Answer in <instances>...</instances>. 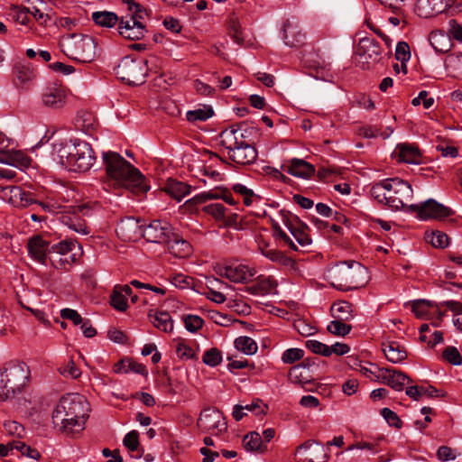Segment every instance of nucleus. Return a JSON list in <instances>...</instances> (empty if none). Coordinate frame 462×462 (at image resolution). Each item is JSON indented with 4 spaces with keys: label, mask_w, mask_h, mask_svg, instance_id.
I'll return each mask as SVG.
<instances>
[{
    "label": "nucleus",
    "mask_w": 462,
    "mask_h": 462,
    "mask_svg": "<svg viewBox=\"0 0 462 462\" xmlns=\"http://www.w3.org/2000/svg\"><path fill=\"white\" fill-rule=\"evenodd\" d=\"M164 245L167 246L170 254L179 258H185L191 254L190 244L173 232L170 241Z\"/></svg>",
    "instance_id": "nucleus-24"
},
{
    "label": "nucleus",
    "mask_w": 462,
    "mask_h": 462,
    "mask_svg": "<svg viewBox=\"0 0 462 462\" xmlns=\"http://www.w3.org/2000/svg\"><path fill=\"white\" fill-rule=\"evenodd\" d=\"M147 60L124 57L115 68L116 75L129 85H141L147 75Z\"/></svg>",
    "instance_id": "nucleus-8"
},
{
    "label": "nucleus",
    "mask_w": 462,
    "mask_h": 462,
    "mask_svg": "<svg viewBox=\"0 0 462 462\" xmlns=\"http://www.w3.org/2000/svg\"><path fill=\"white\" fill-rule=\"evenodd\" d=\"M383 380L388 386L396 391H402L406 382H411L410 377L402 372L390 369H385V374L383 375Z\"/></svg>",
    "instance_id": "nucleus-32"
},
{
    "label": "nucleus",
    "mask_w": 462,
    "mask_h": 462,
    "mask_svg": "<svg viewBox=\"0 0 462 462\" xmlns=\"http://www.w3.org/2000/svg\"><path fill=\"white\" fill-rule=\"evenodd\" d=\"M75 254H54L50 255V261L56 269L69 271L76 262Z\"/></svg>",
    "instance_id": "nucleus-37"
},
{
    "label": "nucleus",
    "mask_w": 462,
    "mask_h": 462,
    "mask_svg": "<svg viewBox=\"0 0 462 462\" xmlns=\"http://www.w3.org/2000/svg\"><path fill=\"white\" fill-rule=\"evenodd\" d=\"M141 233L139 222L133 217L122 220L116 227L117 236L124 241L135 240Z\"/></svg>",
    "instance_id": "nucleus-21"
},
{
    "label": "nucleus",
    "mask_w": 462,
    "mask_h": 462,
    "mask_svg": "<svg viewBox=\"0 0 462 462\" xmlns=\"http://www.w3.org/2000/svg\"><path fill=\"white\" fill-rule=\"evenodd\" d=\"M448 34L450 38L462 42V24L458 23L457 20L451 19L448 21Z\"/></svg>",
    "instance_id": "nucleus-64"
},
{
    "label": "nucleus",
    "mask_w": 462,
    "mask_h": 462,
    "mask_svg": "<svg viewBox=\"0 0 462 462\" xmlns=\"http://www.w3.org/2000/svg\"><path fill=\"white\" fill-rule=\"evenodd\" d=\"M387 182H389V179L375 183L373 185L370 190L372 197H374L378 202L385 205L389 189V186L386 184Z\"/></svg>",
    "instance_id": "nucleus-45"
},
{
    "label": "nucleus",
    "mask_w": 462,
    "mask_h": 462,
    "mask_svg": "<svg viewBox=\"0 0 462 462\" xmlns=\"http://www.w3.org/2000/svg\"><path fill=\"white\" fill-rule=\"evenodd\" d=\"M172 228L167 222L152 221L143 230V236L147 241L164 245L171 237Z\"/></svg>",
    "instance_id": "nucleus-18"
},
{
    "label": "nucleus",
    "mask_w": 462,
    "mask_h": 462,
    "mask_svg": "<svg viewBox=\"0 0 462 462\" xmlns=\"http://www.w3.org/2000/svg\"><path fill=\"white\" fill-rule=\"evenodd\" d=\"M29 2L32 4V6L27 7L30 11V18L32 17L41 25L46 26L48 22L51 20V17L42 9V7L44 6V3L42 0H31Z\"/></svg>",
    "instance_id": "nucleus-41"
},
{
    "label": "nucleus",
    "mask_w": 462,
    "mask_h": 462,
    "mask_svg": "<svg viewBox=\"0 0 462 462\" xmlns=\"http://www.w3.org/2000/svg\"><path fill=\"white\" fill-rule=\"evenodd\" d=\"M426 240L436 248H445L448 245V236L441 231H432L426 233Z\"/></svg>",
    "instance_id": "nucleus-47"
},
{
    "label": "nucleus",
    "mask_w": 462,
    "mask_h": 462,
    "mask_svg": "<svg viewBox=\"0 0 462 462\" xmlns=\"http://www.w3.org/2000/svg\"><path fill=\"white\" fill-rule=\"evenodd\" d=\"M366 268L356 261L340 262L327 272L331 285L340 291L362 287L366 282Z\"/></svg>",
    "instance_id": "nucleus-4"
},
{
    "label": "nucleus",
    "mask_w": 462,
    "mask_h": 462,
    "mask_svg": "<svg viewBox=\"0 0 462 462\" xmlns=\"http://www.w3.org/2000/svg\"><path fill=\"white\" fill-rule=\"evenodd\" d=\"M306 346L313 353L329 356L328 346L315 339L306 341Z\"/></svg>",
    "instance_id": "nucleus-63"
},
{
    "label": "nucleus",
    "mask_w": 462,
    "mask_h": 462,
    "mask_svg": "<svg viewBox=\"0 0 462 462\" xmlns=\"http://www.w3.org/2000/svg\"><path fill=\"white\" fill-rule=\"evenodd\" d=\"M148 318L156 328L166 333L172 331L173 320L168 312L153 311L151 310L148 313Z\"/></svg>",
    "instance_id": "nucleus-30"
},
{
    "label": "nucleus",
    "mask_w": 462,
    "mask_h": 462,
    "mask_svg": "<svg viewBox=\"0 0 462 462\" xmlns=\"http://www.w3.org/2000/svg\"><path fill=\"white\" fill-rule=\"evenodd\" d=\"M443 358L454 365H459L462 363V357L457 348L448 346L443 351Z\"/></svg>",
    "instance_id": "nucleus-61"
},
{
    "label": "nucleus",
    "mask_w": 462,
    "mask_h": 462,
    "mask_svg": "<svg viewBox=\"0 0 462 462\" xmlns=\"http://www.w3.org/2000/svg\"><path fill=\"white\" fill-rule=\"evenodd\" d=\"M53 153L60 164L72 171H87L96 161L89 143L80 140H69L53 144Z\"/></svg>",
    "instance_id": "nucleus-3"
},
{
    "label": "nucleus",
    "mask_w": 462,
    "mask_h": 462,
    "mask_svg": "<svg viewBox=\"0 0 462 462\" xmlns=\"http://www.w3.org/2000/svg\"><path fill=\"white\" fill-rule=\"evenodd\" d=\"M30 378L28 365L20 361H11L0 369V401L13 399L21 393Z\"/></svg>",
    "instance_id": "nucleus-5"
},
{
    "label": "nucleus",
    "mask_w": 462,
    "mask_h": 462,
    "mask_svg": "<svg viewBox=\"0 0 462 462\" xmlns=\"http://www.w3.org/2000/svg\"><path fill=\"white\" fill-rule=\"evenodd\" d=\"M222 145L227 150L228 158L240 165L255 162L256 149L245 140V134L240 128L229 127L220 134Z\"/></svg>",
    "instance_id": "nucleus-6"
},
{
    "label": "nucleus",
    "mask_w": 462,
    "mask_h": 462,
    "mask_svg": "<svg viewBox=\"0 0 462 462\" xmlns=\"http://www.w3.org/2000/svg\"><path fill=\"white\" fill-rule=\"evenodd\" d=\"M438 390L433 386H410L406 388V394L414 401H420L423 397L432 398L437 396Z\"/></svg>",
    "instance_id": "nucleus-39"
},
{
    "label": "nucleus",
    "mask_w": 462,
    "mask_h": 462,
    "mask_svg": "<svg viewBox=\"0 0 462 462\" xmlns=\"http://www.w3.org/2000/svg\"><path fill=\"white\" fill-rule=\"evenodd\" d=\"M110 304L119 311H125L128 308L127 299L125 294L121 293L118 289L114 288L110 296Z\"/></svg>",
    "instance_id": "nucleus-51"
},
{
    "label": "nucleus",
    "mask_w": 462,
    "mask_h": 462,
    "mask_svg": "<svg viewBox=\"0 0 462 462\" xmlns=\"http://www.w3.org/2000/svg\"><path fill=\"white\" fill-rule=\"evenodd\" d=\"M62 52L79 62H91L96 58L97 42L92 36L68 34L60 41Z\"/></svg>",
    "instance_id": "nucleus-7"
},
{
    "label": "nucleus",
    "mask_w": 462,
    "mask_h": 462,
    "mask_svg": "<svg viewBox=\"0 0 462 462\" xmlns=\"http://www.w3.org/2000/svg\"><path fill=\"white\" fill-rule=\"evenodd\" d=\"M383 351L387 360L393 364L401 363L408 356L405 347L396 341L383 343Z\"/></svg>",
    "instance_id": "nucleus-26"
},
{
    "label": "nucleus",
    "mask_w": 462,
    "mask_h": 462,
    "mask_svg": "<svg viewBox=\"0 0 462 462\" xmlns=\"http://www.w3.org/2000/svg\"><path fill=\"white\" fill-rule=\"evenodd\" d=\"M35 77L34 71L30 67L18 64L14 69V80L17 87L23 88L31 82Z\"/></svg>",
    "instance_id": "nucleus-35"
},
{
    "label": "nucleus",
    "mask_w": 462,
    "mask_h": 462,
    "mask_svg": "<svg viewBox=\"0 0 462 462\" xmlns=\"http://www.w3.org/2000/svg\"><path fill=\"white\" fill-rule=\"evenodd\" d=\"M244 411L253 412L255 415H264L267 413L269 407L261 399H254L251 403L242 405Z\"/></svg>",
    "instance_id": "nucleus-54"
},
{
    "label": "nucleus",
    "mask_w": 462,
    "mask_h": 462,
    "mask_svg": "<svg viewBox=\"0 0 462 462\" xmlns=\"http://www.w3.org/2000/svg\"><path fill=\"white\" fill-rule=\"evenodd\" d=\"M12 445V447H14V449L18 450L23 456L36 460L41 458V454L37 449L26 445L23 441L13 440Z\"/></svg>",
    "instance_id": "nucleus-50"
},
{
    "label": "nucleus",
    "mask_w": 462,
    "mask_h": 462,
    "mask_svg": "<svg viewBox=\"0 0 462 462\" xmlns=\"http://www.w3.org/2000/svg\"><path fill=\"white\" fill-rule=\"evenodd\" d=\"M146 15L145 11H135V14H125L119 22V33L125 39L138 41L144 37L146 32L143 20Z\"/></svg>",
    "instance_id": "nucleus-12"
},
{
    "label": "nucleus",
    "mask_w": 462,
    "mask_h": 462,
    "mask_svg": "<svg viewBox=\"0 0 462 462\" xmlns=\"http://www.w3.org/2000/svg\"><path fill=\"white\" fill-rule=\"evenodd\" d=\"M41 103L50 109H60L67 101V91L64 87L56 83L46 86L40 96Z\"/></svg>",
    "instance_id": "nucleus-16"
},
{
    "label": "nucleus",
    "mask_w": 462,
    "mask_h": 462,
    "mask_svg": "<svg viewBox=\"0 0 462 462\" xmlns=\"http://www.w3.org/2000/svg\"><path fill=\"white\" fill-rule=\"evenodd\" d=\"M89 404L79 393H69L59 401L52 412V422L63 433H78L84 429Z\"/></svg>",
    "instance_id": "nucleus-2"
},
{
    "label": "nucleus",
    "mask_w": 462,
    "mask_h": 462,
    "mask_svg": "<svg viewBox=\"0 0 462 462\" xmlns=\"http://www.w3.org/2000/svg\"><path fill=\"white\" fill-rule=\"evenodd\" d=\"M69 214L62 215L60 217L61 223L79 234H89L90 231L85 220L81 217V216H88L89 214V207L87 204H81L78 206H69Z\"/></svg>",
    "instance_id": "nucleus-13"
},
{
    "label": "nucleus",
    "mask_w": 462,
    "mask_h": 462,
    "mask_svg": "<svg viewBox=\"0 0 462 462\" xmlns=\"http://www.w3.org/2000/svg\"><path fill=\"white\" fill-rule=\"evenodd\" d=\"M5 431L12 436L23 438L25 434V429L22 424L14 420H9L4 424Z\"/></svg>",
    "instance_id": "nucleus-62"
},
{
    "label": "nucleus",
    "mask_w": 462,
    "mask_h": 462,
    "mask_svg": "<svg viewBox=\"0 0 462 462\" xmlns=\"http://www.w3.org/2000/svg\"><path fill=\"white\" fill-rule=\"evenodd\" d=\"M358 134L365 138H374L382 136L386 139L390 136V134H383L381 129L376 125H365L358 129Z\"/></svg>",
    "instance_id": "nucleus-56"
},
{
    "label": "nucleus",
    "mask_w": 462,
    "mask_h": 462,
    "mask_svg": "<svg viewBox=\"0 0 462 462\" xmlns=\"http://www.w3.org/2000/svg\"><path fill=\"white\" fill-rule=\"evenodd\" d=\"M92 19L96 24L107 28L115 26L119 21L118 16L115 13L108 11L94 12L92 14Z\"/></svg>",
    "instance_id": "nucleus-40"
},
{
    "label": "nucleus",
    "mask_w": 462,
    "mask_h": 462,
    "mask_svg": "<svg viewBox=\"0 0 462 462\" xmlns=\"http://www.w3.org/2000/svg\"><path fill=\"white\" fill-rule=\"evenodd\" d=\"M287 172L298 178H310L315 172V168L312 164L301 159H292L290 165L287 167Z\"/></svg>",
    "instance_id": "nucleus-29"
},
{
    "label": "nucleus",
    "mask_w": 462,
    "mask_h": 462,
    "mask_svg": "<svg viewBox=\"0 0 462 462\" xmlns=\"http://www.w3.org/2000/svg\"><path fill=\"white\" fill-rule=\"evenodd\" d=\"M217 273L222 277L228 279L233 282L245 283L250 282L255 275L254 268L242 263H230L219 265Z\"/></svg>",
    "instance_id": "nucleus-15"
},
{
    "label": "nucleus",
    "mask_w": 462,
    "mask_h": 462,
    "mask_svg": "<svg viewBox=\"0 0 462 462\" xmlns=\"http://www.w3.org/2000/svg\"><path fill=\"white\" fill-rule=\"evenodd\" d=\"M356 53L361 57H365V59H369L374 62H376L380 59L381 48L378 42L374 39L365 37L359 41L356 48Z\"/></svg>",
    "instance_id": "nucleus-22"
},
{
    "label": "nucleus",
    "mask_w": 462,
    "mask_h": 462,
    "mask_svg": "<svg viewBox=\"0 0 462 462\" xmlns=\"http://www.w3.org/2000/svg\"><path fill=\"white\" fill-rule=\"evenodd\" d=\"M223 191H224V189H211L209 191H205V192L196 195L192 199V200L195 203L201 204V203H205L206 201L210 200V199H221V197H223Z\"/></svg>",
    "instance_id": "nucleus-58"
},
{
    "label": "nucleus",
    "mask_w": 462,
    "mask_h": 462,
    "mask_svg": "<svg viewBox=\"0 0 462 462\" xmlns=\"http://www.w3.org/2000/svg\"><path fill=\"white\" fill-rule=\"evenodd\" d=\"M411 58L410 46L405 42H400L396 45L395 49V59L402 62V71L407 73L406 62Z\"/></svg>",
    "instance_id": "nucleus-46"
},
{
    "label": "nucleus",
    "mask_w": 462,
    "mask_h": 462,
    "mask_svg": "<svg viewBox=\"0 0 462 462\" xmlns=\"http://www.w3.org/2000/svg\"><path fill=\"white\" fill-rule=\"evenodd\" d=\"M106 179L103 189L123 188L134 195H143L150 189L145 176L132 163L116 152H103Z\"/></svg>",
    "instance_id": "nucleus-1"
},
{
    "label": "nucleus",
    "mask_w": 462,
    "mask_h": 462,
    "mask_svg": "<svg viewBox=\"0 0 462 462\" xmlns=\"http://www.w3.org/2000/svg\"><path fill=\"white\" fill-rule=\"evenodd\" d=\"M262 254L272 262L278 263L284 266L292 265L291 258L286 256L282 252L276 249L268 248L267 246L261 248Z\"/></svg>",
    "instance_id": "nucleus-42"
},
{
    "label": "nucleus",
    "mask_w": 462,
    "mask_h": 462,
    "mask_svg": "<svg viewBox=\"0 0 462 462\" xmlns=\"http://www.w3.org/2000/svg\"><path fill=\"white\" fill-rule=\"evenodd\" d=\"M330 311L334 319L348 321L354 318L353 306L346 300L334 302L330 308Z\"/></svg>",
    "instance_id": "nucleus-34"
},
{
    "label": "nucleus",
    "mask_w": 462,
    "mask_h": 462,
    "mask_svg": "<svg viewBox=\"0 0 462 462\" xmlns=\"http://www.w3.org/2000/svg\"><path fill=\"white\" fill-rule=\"evenodd\" d=\"M305 33L296 24L287 22L283 25V40L284 43L290 47L301 46L305 42Z\"/></svg>",
    "instance_id": "nucleus-23"
},
{
    "label": "nucleus",
    "mask_w": 462,
    "mask_h": 462,
    "mask_svg": "<svg viewBox=\"0 0 462 462\" xmlns=\"http://www.w3.org/2000/svg\"><path fill=\"white\" fill-rule=\"evenodd\" d=\"M430 42L433 49L439 53L449 51L453 46L449 34L442 30L433 31L430 34Z\"/></svg>",
    "instance_id": "nucleus-28"
},
{
    "label": "nucleus",
    "mask_w": 462,
    "mask_h": 462,
    "mask_svg": "<svg viewBox=\"0 0 462 462\" xmlns=\"http://www.w3.org/2000/svg\"><path fill=\"white\" fill-rule=\"evenodd\" d=\"M295 220L298 223L296 229H293L291 235L301 247H307L311 245L312 240L309 235V226L303 223L298 217H295Z\"/></svg>",
    "instance_id": "nucleus-36"
},
{
    "label": "nucleus",
    "mask_w": 462,
    "mask_h": 462,
    "mask_svg": "<svg viewBox=\"0 0 462 462\" xmlns=\"http://www.w3.org/2000/svg\"><path fill=\"white\" fill-rule=\"evenodd\" d=\"M394 153L400 162L411 164H418L420 162V152L417 147L411 144H398Z\"/></svg>",
    "instance_id": "nucleus-27"
},
{
    "label": "nucleus",
    "mask_w": 462,
    "mask_h": 462,
    "mask_svg": "<svg viewBox=\"0 0 462 462\" xmlns=\"http://www.w3.org/2000/svg\"><path fill=\"white\" fill-rule=\"evenodd\" d=\"M29 12L30 11L27 9V7L12 5L10 7L8 15L16 23L22 25H29L31 22Z\"/></svg>",
    "instance_id": "nucleus-43"
},
{
    "label": "nucleus",
    "mask_w": 462,
    "mask_h": 462,
    "mask_svg": "<svg viewBox=\"0 0 462 462\" xmlns=\"http://www.w3.org/2000/svg\"><path fill=\"white\" fill-rule=\"evenodd\" d=\"M296 462H328V448L314 439H308L298 446L294 452Z\"/></svg>",
    "instance_id": "nucleus-11"
},
{
    "label": "nucleus",
    "mask_w": 462,
    "mask_h": 462,
    "mask_svg": "<svg viewBox=\"0 0 462 462\" xmlns=\"http://www.w3.org/2000/svg\"><path fill=\"white\" fill-rule=\"evenodd\" d=\"M235 346L247 356L255 354L258 349L256 342L252 337L245 336L236 338Z\"/></svg>",
    "instance_id": "nucleus-44"
},
{
    "label": "nucleus",
    "mask_w": 462,
    "mask_h": 462,
    "mask_svg": "<svg viewBox=\"0 0 462 462\" xmlns=\"http://www.w3.org/2000/svg\"><path fill=\"white\" fill-rule=\"evenodd\" d=\"M314 365V362L310 358L304 359L301 364L294 365L290 369L289 376L291 378L298 379L299 377H302V380L300 382L309 381L307 377H303L302 370L310 368L311 365Z\"/></svg>",
    "instance_id": "nucleus-55"
},
{
    "label": "nucleus",
    "mask_w": 462,
    "mask_h": 462,
    "mask_svg": "<svg viewBox=\"0 0 462 462\" xmlns=\"http://www.w3.org/2000/svg\"><path fill=\"white\" fill-rule=\"evenodd\" d=\"M163 190L180 202L190 193V186L185 182L170 179L167 180Z\"/></svg>",
    "instance_id": "nucleus-31"
},
{
    "label": "nucleus",
    "mask_w": 462,
    "mask_h": 462,
    "mask_svg": "<svg viewBox=\"0 0 462 462\" xmlns=\"http://www.w3.org/2000/svg\"><path fill=\"white\" fill-rule=\"evenodd\" d=\"M202 211L210 215L216 221L225 218L226 208L221 203H211L202 208Z\"/></svg>",
    "instance_id": "nucleus-49"
},
{
    "label": "nucleus",
    "mask_w": 462,
    "mask_h": 462,
    "mask_svg": "<svg viewBox=\"0 0 462 462\" xmlns=\"http://www.w3.org/2000/svg\"><path fill=\"white\" fill-rule=\"evenodd\" d=\"M29 255L42 264H46L47 254H50V243L41 236L31 237L27 243Z\"/></svg>",
    "instance_id": "nucleus-19"
},
{
    "label": "nucleus",
    "mask_w": 462,
    "mask_h": 462,
    "mask_svg": "<svg viewBox=\"0 0 462 462\" xmlns=\"http://www.w3.org/2000/svg\"><path fill=\"white\" fill-rule=\"evenodd\" d=\"M60 374L65 377L77 379L80 376L81 372L79 368L75 365L74 361L69 360L66 365L59 368Z\"/></svg>",
    "instance_id": "nucleus-59"
},
{
    "label": "nucleus",
    "mask_w": 462,
    "mask_h": 462,
    "mask_svg": "<svg viewBox=\"0 0 462 462\" xmlns=\"http://www.w3.org/2000/svg\"><path fill=\"white\" fill-rule=\"evenodd\" d=\"M214 115V110L211 106L206 105L202 107L194 110H189L186 113V119L192 124L197 122H205Z\"/></svg>",
    "instance_id": "nucleus-38"
},
{
    "label": "nucleus",
    "mask_w": 462,
    "mask_h": 462,
    "mask_svg": "<svg viewBox=\"0 0 462 462\" xmlns=\"http://www.w3.org/2000/svg\"><path fill=\"white\" fill-rule=\"evenodd\" d=\"M345 321L346 320L335 319V320H332L328 325L327 328L333 335L344 337L352 329L351 325L346 324Z\"/></svg>",
    "instance_id": "nucleus-48"
},
{
    "label": "nucleus",
    "mask_w": 462,
    "mask_h": 462,
    "mask_svg": "<svg viewBox=\"0 0 462 462\" xmlns=\"http://www.w3.org/2000/svg\"><path fill=\"white\" fill-rule=\"evenodd\" d=\"M243 445L247 451H255L261 454L267 451V445L256 431L246 434L243 439Z\"/></svg>",
    "instance_id": "nucleus-33"
},
{
    "label": "nucleus",
    "mask_w": 462,
    "mask_h": 462,
    "mask_svg": "<svg viewBox=\"0 0 462 462\" xmlns=\"http://www.w3.org/2000/svg\"><path fill=\"white\" fill-rule=\"evenodd\" d=\"M202 361L207 365L215 367L222 361L221 352L217 348L212 347L204 353Z\"/></svg>",
    "instance_id": "nucleus-53"
},
{
    "label": "nucleus",
    "mask_w": 462,
    "mask_h": 462,
    "mask_svg": "<svg viewBox=\"0 0 462 462\" xmlns=\"http://www.w3.org/2000/svg\"><path fill=\"white\" fill-rule=\"evenodd\" d=\"M182 320L185 325V328L191 333L197 332L200 329L204 324V320L198 315H184Z\"/></svg>",
    "instance_id": "nucleus-52"
},
{
    "label": "nucleus",
    "mask_w": 462,
    "mask_h": 462,
    "mask_svg": "<svg viewBox=\"0 0 462 462\" xmlns=\"http://www.w3.org/2000/svg\"><path fill=\"white\" fill-rule=\"evenodd\" d=\"M5 196L9 194V202L17 208H26L32 204L37 203L33 195L30 192L23 190L17 186H6L2 188Z\"/></svg>",
    "instance_id": "nucleus-20"
},
{
    "label": "nucleus",
    "mask_w": 462,
    "mask_h": 462,
    "mask_svg": "<svg viewBox=\"0 0 462 462\" xmlns=\"http://www.w3.org/2000/svg\"><path fill=\"white\" fill-rule=\"evenodd\" d=\"M304 351L300 348H289L282 354V360L284 364H293L296 361L302 359Z\"/></svg>",
    "instance_id": "nucleus-60"
},
{
    "label": "nucleus",
    "mask_w": 462,
    "mask_h": 462,
    "mask_svg": "<svg viewBox=\"0 0 462 462\" xmlns=\"http://www.w3.org/2000/svg\"><path fill=\"white\" fill-rule=\"evenodd\" d=\"M197 426L205 433L218 436L225 432L227 424L223 413L215 408H206L201 411L197 420Z\"/></svg>",
    "instance_id": "nucleus-10"
},
{
    "label": "nucleus",
    "mask_w": 462,
    "mask_h": 462,
    "mask_svg": "<svg viewBox=\"0 0 462 462\" xmlns=\"http://www.w3.org/2000/svg\"><path fill=\"white\" fill-rule=\"evenodd\" d=\"M433 308V302L427 300H419L412 302L411 310L418 318H423L429 308Z\"/></svg>",
    "instance_id": "nucleus-57"
},
{
    "label": "nucleus",
    "mask_w": 462,
    "mask_h": 462,
    "mask_svg": "<svg viewBox=\"0 0 462 462\" xmlns=\"http://www.w3.org/2000/svg\"><path fill=\"white\" fill-rule=\"evenodd\" d=\"M9 146L10 141L0 133V162L21 168L29 167L30 157L23 152L9 148Z\"/></svg>",
    "instance_id": "nucleus-14"
},
{
    "label": "nucleus",
    "mask_w": 462,
    "mask_h": 462,
    "mask_svg": "<svg viewBox=\"0 0 462 462\" xmlns=\"http://www.w3.org/2000/svg\"><path fill=\"white\" fill-rule=\"evenodd\" d=\"M410 208L411 211L416 212L418 217L423 220L430 218L441 219L451 214V210L448 208L431 199L421 205H410Z\"/></svg>",
    "instance_id": "nucleus-17"
},
{
    "label": "nucleus",
    "mask_w": 462,
    "mask_h": 462,
    "mask_svg": "<svg viewBox=\"0 0 462 462\" xmlns=\"http://www.w3.org/2000/svg\"><path fill=\"white\" fill-rule=\"evenodd\" d=\"M386 184L389 186L386 205L395 210L407 207L412 197L411 185L399 178L389 179Z\"/></svg>",
    "instance_id": "nucleus-9"
},
{
    "label": "nucleus",
    "mask_w": 462,
    "mask_h": 462,
    "mask_svg": "<svg viewBox=\"0 0 462 462\" xmlns=\"http://www.w3.org/2000/svg\"><path fill=\"white\" fill-rule=\"evenodd\" d=\"M97 125L98 123L95 115L89 111L81 110L75 118L76 128L88 135L94 134Z\"/></svg>",
    "instance_id": "nucleus-25"
}]
</instances>
